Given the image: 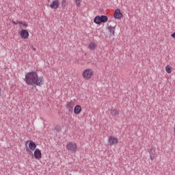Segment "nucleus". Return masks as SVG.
I'll return each mask as SVG.
<instances>
[{"mask_svg": "<svg viewBox=\"0 0 175 175\" xmlns=\"http://www.w3.org/2000/svg\"><path fill=\"white\" fill-rule=\"evenodd\" d=\"M82 75L85 80H90L94 76V71L91 68H88L83 72Z\"/></svg>", "mask_w": 175, "mask_h": 175, "instance_id": "7ed1b4c3", "label": "nucleus"}, {"mask_svg": "<svg viewBox=\"0 0 175 175\" xmlns=\"http://www.w3.org/2000/svg\"><path fill=\"white\" fill-rule=\"evenodd\" d=\"M1 94H2V92H1V88H0V96H1Z\"/></svg>", "mask_w": 175, "mask_h": 175, "instance_id": "b1692460", "label": "nucleus"}, {"mask_svg": "<svg viewBox=\"0 0 175 175\" xmlns=\"http://www.w3.org/2000/svg\"><path fill=\"white\" fill-rule=\"evenodd\" d=\"M29 148L31 150V151H35V150H36V144H35V142H31L29 144Z\"/></svg>", "mask_w": 175, "mask_h": 175, "instance_id": "9b49d317", "label": "nucleus"}, {"mask_svg": "<svg viewBox=\"0 0 175 175\" xmlns=\"http://www.w3.org/2000/svg\"><path fill=\"white\" fill-rule=\"evenodd\" d=\"M111 114H112V116H117L120 114V112H118V111H117V109H113L111 111Z\"/></svg>", "mask_w": 175, "mask_h": 175, "instance_id": "f3484780", "label": "nucleus"}, {"mask_svg": "<svg viewBox=\"0 0 175 175\" xmlns=\"http://www.w3.org/2000/svg\"><path fill=\"white\" fill-rule=\"evenodd\" d=\"M108 144L109 146H114V144H118V138L114 136H110L108 138Z\"/></svg>", "mask_w": 175, "mask_h": 175, "instance_id": "20e7f679", "label": "nucleus"}, {"mask_svg": "<svg viewBox=\"0 0 175 175\" xmlns=\"http://www.w3.org/2000/svg\"><path fill=\"white\" fill-rule=\"evenodd\" d=\"M83 0H75L76 5L77 8H80L81 6V2Z\"/></svg>", "mask_w": 175, "mask_h": 175, "instance_id": "6ab92c4d", "label": "nucleus"}, {"mask_svg": "<svg viewBox=\"0 0 175 175\" xmlns=\"http://www.w3.org/2000/svg\"><path fill=\"white\" fill-rule=\"evenodd\" d=\"M18 23H20V21L16 22L14 21H12V24H14V25H17V24H18Z\"/></svg>", "mask_w": 175, "mask_h": 175, "instance_id": "5701e85b", "label": "nucleus"}, {"mask_svg": "<svg viewBox=\"0 0 175 175\" xmlns=\"http://www.w3.org/2000/svg\"><path fill=\"white\" fill-rule=\"evenodd\" d=\"M74 113L75 114H80L81 113V106L77 105L74 108Z\"/></svg>", "mask_w": 175, "mask_h": 175, "instance_id": "f8f14e48", "label": "nucleus"}, {"mask_svg": "<svg viewBox=\"0 0 175 175\" xmlns=\"http://www.w3.org/2000/svg\"><path fill=\"white\" fill-rule=\"evenodd\" d=\"M55 131H56V132H61V127L56 126L55 127Z\"/></svg>", "mask_w": 175, "mask_h": 175, "instance_id": "4be33fe9", "label": "nucleus"}, {"mask_svg": "<svg viewBox=\"0 0 175 175\" xmlns=\"http://www.w3.org/2000/svg\"><path fill=\"white\" fill-rule=\"evenodd\" d=\"M73 107H75V101L73 100L66 102V109H67L68 111H73Z\"/></svg>", "mask_w": 175, "mask_h": 175, "instance_id": "39448f33", "label": "nucleus"}, {"mask_svg": "<svg viewBox=\"0 0 175 175\" xmlns=\"http://www.w3.org/2000/svg\"><path fill=\"white\" fill-rule=\"evenodd\" d=\"M149 155L151 161H154L155 159V157H157V150L154 148L152 147L149 151Z\"/></svg>", "mask_w": 175, "mask_h": 175, "instance_id": "423d86ee", "label": "nucleus"}, {"mask_svg": "<svg viewBox=\"0 0 175 175\" xmlns=\"http://www.w3.org/2000/svg\"><path fill=\"white\" fill-rule=\"evenodd\" d=\"M66 149L68 151H69V152H71L72 154H76L77 151V144H76V143L70 142L66 144Z\"/></svg>", "mask_w": 175, "mask_h": 175, "instance_id": "f03ea898", "label": "nucleus"}, {"mask_svg": "<svg viewBox=\"0 0 175 175\" xmlns=\"http://www.w3.org/2000/svg\"><path fill=\"white\" fill-rule=\"evenodd\" d=\"M107 28H108L111 35H113V36H114V32L116 31V27L111 26V25H109Z\"/></svg>", "mask_w": 175, "mask_h": 175, "instance_id": "4468645a", "label": "nucleus"}, {"mask_svg": "<svg viewBox=\"0 0 175 175\" xmlns=\"http://www.w3.org/2000/svg\"><path fill=\"white\" fill-rule=\"evenodd\" d=\"M114 17L115 18L118 19H120L122 17V13H121V10H120V9L118 8L115 10Z\"/></svg>", "mask_w": 175, "mask_h": 175, "instance_id": "9d476101", "label": "nucleus"}, {"mask_svg": "<svg viewBox=\"0 0 175 175\" xmlns=\"http://www.w3.org/2000/svg\"><path fill=\"white\" fill-rule=\"evenodd\" d=\"M48 2H50V0H48Z\"/></svg>", "mask_w": 175, "mask_h": 175, "instance_id": "a878e982", "label": "nucleus"}, {"mask_svg": "<svg viewBox=\"0 0 175 175\" xmlns=\"http://www.w3.org/2000/svg\"><path fill=\"white\" fill-rule=\"evenodd\" d=\"M34 158L36 159H40L42 158V152L40 151V149L36 148L34 150Z\"/></svg>", "mask_w": 175, "mask_h": 175, "instance_id": "1a4fd4ad", "label": "nucleus"}, {"mask_svg": "<svg viewBox=\"0 0 175 175\" xmlns=\"http://www.w3.org/2000/svg\"><path fill=\"white\" fill-rule=\"evenodd\" d=\"M95 24H100L101 21H100V16H97L94 18V20Z\"/></svg>", "mask_w": 175, "mask_h": 175, "instance_id": "dca6fc26", "label": "nucleus"}, {"mask_svg": "<svg viewBox=\"0 0 175 175\" xmlns=\"http://www.w3.org/2000/svg\"><path fill=\"white\" fill-rule=\"evenodd\" d=\"M19 25H23L24 28H27L28 27V24L25 22H18Z\"/></svg>", "mask_w": 175, "mask_h": 175, "instance_id": "aec40b11", "label": "nucleus"}, {"mask_svg": "<svg viewBox=\"0 0 175 175\" xmlns=\"http://www.w3.org/2000/svg\"><path fill=\"white\" fill-rule=\"evenodd\" d=\"M26 151H29V148H27Z\"/></svg>", "mask_w": 175, "mask_h": 175, "instance_id": "393cba45", "label": "nucleus"}, {"mask_svg": "<svg viewBox=\"0 0 175 175\" xmlns=\"http://www.w3.org/2000/svg\"><path fill=\"white\" fill-rule=\"evenodd\" d=\"M165 71L167 72V73H171L172 72V67H170V66L167 65V66H165Z\"/></svg>", "mask_w": 175, "mask_h": 175, "instance_id": "a211bd4d", "label": "nucleus"}, {"mask_svg": "<svg viewBox=\"0 0 175 175\" xmlns=\"http://www.w3.org/2000/svg\"><path fill=\"white\" fill-rule=\"evenodd\" d=\"M49 7L51 9H58V8H59V0H53L49 5Z\"/></svg>", "mask_w": 175, "mask_h": 175, "instance_id": "0eeeda50", "label": "nucleus"}, {"mask_svg": "<svg viewBox=\"0 0 175 175\" xmlns=\"http://www.w3.org/2000/svg\"><path fill=\"white\" fill-rule=\"evenodd\" d=\"M24 81L27 85H38L42 87L44 84V78L39 77L38 72L33 70L25 74Z\"/></svg>", "mask_w": 175, "mask_h": 175, "instance_id": "f257e3e1", "label": "nucleus"}, {"mask_svg": "<svg viewBox=\"0 0 175 175\" xmlns=\"http://www.w3.org/2000/svg\"><path fill=\"white\" fill-rule=\"evenodd\" d=\"M89 49L90 50H95V49H96V44L94 43V42H91L89 44Z\"/></svg>", "mask_w": 175, "mask_h": 175, "instance_id": "2eb2a0df", "label": "nucleus"}, {"mask_svg": "<svg viewBox=\"0 0 175 175\" xmlns=\"http://www.w3.org/2000/svg\"><path fill=\"white\" fill-rule=\"evenodd\" d=\"M21 36L23 39H28V38H29L28 30L22 29L21 31Z\"/></svg>", "mask_w": 175, "mask_h": 175, "instance_id": "6e6552de", "label": "nucleus"}, {"mask_svg": "<svg viewBox=\"0 0 175 175\" xmlns=\"http://www.w3.org/2000/svg\"><path fill=\"white\" fill-rule=\"evenodd\" d=\"M100 20L101 23H107L109 18L106 15H101L100 16Z\"/></svg>", "mask_w": 175, "mask_h": 175, "instance_id": "ddd939ff", "label": "nucleus"}, {"mask_svg": "<svg viewBox=\"0 0 175 175\" xmlns=\"http://www.w3.org/2000/svg\"><path fill=\"white\" fill-rule=\"evenodd\" d=\"M66 6V0H62V8H65Z\"/></svg>", "mask_w": 175, "mask_h": 175, "instance_id": "412c9836", "label": "nucleus"}]
</instances>
